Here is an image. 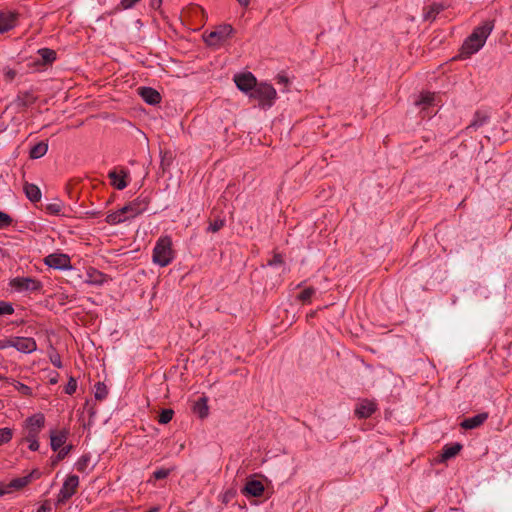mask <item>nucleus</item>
I'll use <instances>...</instances> for the list:
<instances>
[{
    "mask_svg": "<svg viewBox=\"0 0 512 512\" xmlns=\"http://www.w3.org/2000/svg\"><path fill=\"white\" fill-rule=\"evenodd\" d=\"M494 26V20H486L481 25L476 26L472 33L464 40L460 49V58L468 59L477 53L485 45Z\"/></svg>",
    "mask_w": 512,
    "mask_h": 512,
    "instance_id": "f257e3e1",
    "label": "nucleus"
},
{
    "mask_svg": "<svg viewBox=\"0 0 512 512\" xmlns=\"http://www.w3.org/2000/svg\"><path fill=\"white\" fill-rule=\"evenodd\" d=\"M174 259L172 239L170 236H161L153 248L152 260L160 267L168 266Z\"/></svg>",
    "mask_w": 512,
    "mask_h": 512,
    "instance_id": "f03ea898",
    "label": "nucleus"
},
{
    "mask_svg": "<svg viewBox=\"0 0 512 512\" xmlns=\"http://www.w3.org/2000/svg\"><path fill=\"white\" fill-rule=\"evenodd\" d=\"M249 98L256 100L258 102V106L261 109L266 110L273 106L277 98V92L271 84L261 82L256 85L253 91H251Z\"/></svg>",
    "mask_w": 512,
    "mask_h": 512,
    "instance_id": "7ed1b4c3",
    "label": "nucleus"
},
{
    "mask_svg": "<svg viewBox=\"0 0 512 512\" xmlns=\"http://www.w3.org/2000/svg\"><path fill=\"white\" fill-rule=\"evenodd\" d=\"M45 426V416L42 413H36L28 417L23 423L21 440L38 438L40 432Z\"/></svg>",
    "mask_w": 512,
    "mask_h": 512,
    "instance_id": "20e7f679",
    "label": "nucleus"
},
{
    "mask_svg": "<svg viewBox=\"0 0 512 512\" xmlns=\"http://www.w3.org/2000/svg\"><path fill=\"white\" fill-rule=\"evenodd\" d=\"M233 32L234 29L230 24L219 25L204 36V40L208 46L218 48L232 36Z\"/></svg>",
    "mask_w": 512,
    "mask_h": 512,
    "instance_id": "39448f33",
    "label": "nucleus"
},
{
    "mask_svg": "<svg viewBox=\"0 0 512 512\" xmlns=\"http://www.w3.org/2000/svg\"><path fill=\"white\" fill-rule=\"evenodd\" d=\"M150 204V198L147 195H139L137 198L122 207V212L126 213L128 219L135 218L136 216L145 212Z\"/></svg>",
    "mask_w": 512,
    "mask_h": 512,
    "instance_id": "423d86ee",
    "label": "nucleus"
},
{
    "mask_svg": "<svg viewBox=\"0 0 512 512\" xmlns=\"http://www.w3.org/2000/svg\"><path fill=\"white\" fill-rule=\"evenodd\" d=\"M78 486L79 477L77 475L68 476L57 495V502L59 504L66 503L76 493Z\"/></svg>",
    "mask_w": 512,
    "mask_h": 512,
    "instance_id": "0eeeda50",
    "label": "nucleus"
},
{
    "mask_svg": "<svg viewBox=\"0 0 512 512\" xmlns=\"http://www.w3.org/2000/svg\"><path fill=\"white\" fill-rule=\"evenodd\" d=\"M7 347H13L22 353H32L37 349V343L32 337H11L7 339Z\"/></svg>",
    "mask_w": 512,
    "mask_h": 512,
    "instance_id": "6e6552de",
    "label": "nucleus"
},
{
    "mask_svg": "<svg viewBox=\"0 0 512 512\" xmlns=\"http://www.w3.org/2000/svg\"><path fill=\"white\" fill-rule=\"evenodd\" d=\"M10 285L17 291H39L42 283L31 277H16L11 280Z\"/></svg>",
    "mask_w": 512,
    "mask_h": 512,
    "instance_id": "1a4fd4ad",
    "label": "nucleus"
},
{
    "mask_svg": "<svg viewBox=\"0 0 512 512\" xmlns=\"http://www.w3.org/2000/svg\"><path fill=\"white\" fill-rule=\"evenodd\" d=\"M44 263L51 268L67 270L71 268V259L64 253H51L44 258Z\"/></svg>",
    "mask_w": 512,
    "mask_h": 512,
    "instance_id": "9d476101",
    "label": "nucleus"
},
{
    "mask_svg": "<svg viewBox=\"0 0 512 512\" xmlns=\"http://www.w3.org/2000/svg\"><path fill=\"white\" fill-rule=\"evenodd\" d=\"M234 82L237 88L248 96L258 84L256 77L251 72L235 75Z\"/></svg>",
    "mask_w": 512,
    "mask_h": 512,
    "instance_id": "9b49d317",
    "label": "nucleus"
},
{
    "mask_svg": "<svg viewBox=\"0 0 512 512\" xmlns=\"http://www.w3.org/2000/svg\"><path fill=\"white\" fill-rule=\"evenodd\" d=\"M41 476V473L38 469L32 470L29 474L12 479L9 484L7 485V493L9 492L8 489H15L20 490L27 486L29 483L32 482L34 479H38Z\"/></svg>",
    "mask_w": 512,
    "mask_h": 512,
    "instance_id": "f8f14e48",
    "label": "nucleus"
},
{
    "mask_svg": "<svg viewBox=\"0 0 512 512\" xmlns=\"http://www.w3.org/2000/svg\"><path fill=\"white\" fill-rule=\"evenodd\" d=\"M108 281V276L94 267H88L85 272L84 283L101 286Z\"/></svg>",
    "mask_w": 512,
    "mask_h": 512,
    "instance_id": "ddd939ff",
    "label": "nucleus"
},
{
    "mask_svg": "<svg viewBox=\"0 0 512 512\" xmlns=\"http://www.w3.org/2000/svg\"><path fill=\"white\" fill-rule=\"evenodd\" d=\"M376 410L377 404L374 401L363 399L357 404L355 408V415L360 419H365L374 414Z\"/></svg>",
    "mask_w": 512,
    "mask_h": 512,
    "instance_id": "4468645a",
    "label": "nucleus"
},
{
    "mask_svg": "<svg viewBox=\"0 0 512 512\" xmlns=\"http://www.w3.org/2000/svg\"><path fill=\"white\" fill-rule=\"evenodd\" d=\"M17 14L11 11H0V33H5L16 26Z\"/></svg>",
    "mask_w": 512,
    "mask_h": 512,
    "instance_id": "2eb2a0df",
    "label": "nucleus"
},
{
    "mask_svg": "<svg viewBox=\"0 0 512 512\" xmlns=\"http://www.w3.org/2000/svg\"><path fill=\"white\" fill-rule=\"evenodd\" d=\"M139 94L149 105H156L161 101L160 93L151 87H140Z\"/></svg>",
    "mask_w": 512,
    "mask_h": 512,
    "instance_id": "dca6fc26",
    "label": "nucleus"
},
{
    "mask_svg": "<svg viewBox=\"0 0 512 512\" xmlns=\"http://www.w3.org/2000/svg\"><path fill=\"white\" fill-rule=\"evenodd\" d=\"M243 494L253 497H260L264 492V485L259 480H250L246 483L242 490Z\"/></svg>",
    "mask_w": 512,
    "mask_h": 512,
    "instance_id": "f3484780",
    "label": "nucleus"
},
{
    "mask_svg": "<svg viewBox=\"0 0 512 512\" xmlns=\"http://www.w3.org/2000/svg\"><path fill=\"white\" fill-rule=\"evenodd\" d=\"M488 418V413H479L470 418H466L461 422L463 429H475L481 426Z\"/></svg>",
    "mask_w": 512,
    "mask_h": 512,
    "instance_id": "a211bd4d",
    "label": "nucleus"
},
{
    "mask_svg": "<svg viewBox=\"0 0 512 512\" xmlns=\"http://www.w3.org/2000/svg\"><path fill=\"white\" fill-rule=\"evenodd\" d=\"M68 436V432L66 430H61L58 432H51L50 434V445L53 451H58L66 442Z\"/></svg>",
    "mask_w": 512,
    "mask_h": 512,
    "instance_id": "6ab92c4d",
    "label": "nucleus"
},
{
    "mask_svg": "<svg viewBox=\"0 0 512 512\" xmlns=\"http://www.w3.org/2000/svg\"><path fill=\"white\" fill-rule=\"evenodd\" d=\"M444 10V6L441 3H432L423 8V19L424 21H434L437 15Z\"/></svg>",
    "mask_w": 512,
    "mask_h": 512,
    "instance_id": "aec40b11",
    "label": "nucleus"
},
{
    "mask_svg": "<svg viewBox=\"0 0 512 512\" xmlns=\"http://www.w3.org/2000/svg\"><path fill=\"white\" fill-rule=\"evenodd\" d=\"M462 449V445L458 442L447 444L443 447L442 453L440 455V461L445 462L453 457H455Z\"/></svg>",
    "mask_w": 512,
    "mask_h": 512,
    "instance_id": "412c9836",
    "label": "nucleus"
},
{
    "mask_svg": "<svg viewBox=\"0 0 512 512\" xmlns=\"http://www.w3.org/2000/svg\"><path fill=\"white\" fill-rule=\"evenodd\" d=\"M24 193L26 197L33 203L40 201L41 199V191L39 187L35 184L26 182L23 187Z\"/></svg>",
    "mask_w": 512,
    "mask_h": 512,
    "instance_id": "4be33fe9",
    "label": "nucleus"
},
{
    "mask_svg": "<svg viewBox=\"0 0 512 512\" xmlns=\"http://www.w3.org/2000/svg\"><path fill=\"white\" fill-rule=\"evenodd\" d=\"M109 179L111 180V185L118 190H123L127 187V182L125 180L126 173L121 172L118 173L116 171H110L108 174Z\"/></svg>",
    "mask_w": 512,
    "mask_h": 512,
    "instance_id": "5701e85b",
    "label": "nucleus"
},
{
    "mask_svg": "<svg viewBox=\"0 0 512 512\" xmlns=\"http://www.w3.org/2000/svg\"><path fill=\"white\" fill-rule=\"evenodd\" d=\"M435 97L436 94L432 92L421 93L419 99L415 101V104L425 110L435 104Z\"/></svg>",
    "mask_w": 512,
    "mask_h": 512,
    "instance_id": "b1692460",
    "label": "nucleus"
},
{
    "mask_svg": "<svg viewBox=\"0 0 512 512\" xmlns=\"http://www.w3.org/2000/svg\"><path fill=\"white\" fill-rule=\"evenodd\" d=\"M48 151V143L41 141L33 145L29 151L31 159H39L43 157Z\"/></svg>",
    "mask_w": 512,
    "mask_h": 512,
    "instance_id": "393cba45",
    "label": "nucleus"
},
{
    "mask_svg": "<svg viewBox=\"0 0 512 512\" xmlns=\"http://www.w3.org/2000/svg\"><path fill=\"white\" fill-rule=\"evenodd\" d=\"M208 405L207 398L201 397L199 398L193 405V412L196 413L201 419L208 416Z\"/></svg>",
    "mask_w": 512,
    "mask_h": 512,
    "instance_id": "a878e982",
    "label": "nucleus"
},
{
    "mask_svg": "<svg viewBox=\"0 0 512 512\" xmlns=\"http://www.w3.org/2000/svg\"><path fill=\"white\" fill-rule=\"evenodd\" d=\"M126 220L129 219L126 216V213L122 212V208L115 212L109 213L105 219L106 223H108L109 225H118L120 223L125 222Z\"/></svg>",
    "mask_w": 512,
    "mask_h": 512,
    "instance_id": "bb28decb",
    "label": "nucleus"
},
{
    "mask_svg": "<svg viewBox=\"0 0 512 512\" xmlns=\"http://www.w3.org/2000/svg\"><path fill=\"white\" fill-rule=\"evenodd\" d=\"M40 62L43 65L51 64L56 60V52L50 48H41L38 50Z\"/></svg>",
    "mask_w": 512,
    "mask_h": 512,
    "instance_id": "cd10ccee",
    "label": "nucleus"
},
{
    "mask_svg": "<svg viewBox=\"0 0 512 512\" xmlns=\"http://www.w3.org/2000/svg\"><path fill=\"white\" fill-rule=\"evenodd\" d=\"M35 96L30 92H25L18 95L16 103L19 107H28L35 102Z\"/></svg>",
    "mask_w": 512,
    "mask_h": 512,
    "instance_id": "c85d7f7f",
    "label": "nucleus"
},
{
    "mask_svg": "<svg viewBox=\"0 0 512 512\" xmlns=\"http://www.w3.org/2000/svg\"><path fill=\"white\" fill-rule=\"evenodd\" d=\"M488 121V116L484 113L477 111L474 115V118L470 124V127L475 129L483 126Z\"/></svg>",
    "mask_w": 512,
    "mask_h": 512,
    "instance_id": "c756f323",
    "label": "nucleus"
},
{
    "mask_svg": "<svg viewBox=\"0 0 512 512\" xmlns=\"http://www.w3.org/2000/svg\"><path fill=\"white\" fill-rule=\"evenodd\" d=\"M10 384L13 385L14 388L22 395L27 396V397L32 396V389L29 386H27L26 384H23L16 380H12L10 382Z\"/></svg>",
    "mask_w": 512,
    "mask_h": 512,
    "instance_id": "7c9ffc66",
    "label": "nucleus"
},
{
    "mask_svg": "<svg viewBox=\"0 0 512 512\" xmlns=\"http://www.w3.org/2000/svg\"><path fill=\"white\" fill-rule=\"evenodd\" d=\"M95 398L97 400H104L107 395H108V389H107V386L102 383V382H98L96 385H95Z\"/></svg>",
    "mask_w": 512,
    "mask_h": 512,
    "instance_id": "2f4dec72",
    "label": "nucleus"
},
{
    "mask_svg": "<svg viewBox=\"0 0 512 512\" xmlns=\"http://www.w3.org/2000/svg\"><path fill=\"white\" fill-rule=\"evenodd\" d=\"M13 437V429L4 427L0 428V446L7 444Z\"/></svg>",
    "mask_w": 512,
    "mask_h": 512,
    "instance_id": "473e14b6",
    "label": "nucleus"
},
{
    "mask_svg": "<svg viewBox=\"0 0 512 512\" xmlns=\"http://www.w3.org/2000/svg\"><path fill=\"white\" fill-rule=\"evenodd\" d=\"M316 290L313 287L305 288L299 295L298 299L303 303H309Z\"/></svg>",
    "mask_w": 512,
    "mask_h": 512,
    "instance_id": "72a5a7b5",
    "label": "nucleus"
},
{
    "mask_svg": "<svg viewBox=\"0 0 512 512\" xmlns=\"http://www.w3.org/2000/svg\"><path fill=\"white\" fill-rule=\"evenodd\" d=\"M174 415V411L172 409H163L158 417V422L160 424H167L169 423Z\"/></svg>",
    "mask_w": 512,
    "mask_h": 512,
    "instance_id": "f704fd0d",
    "label": "nucleus"
},
{
    "mask_svg": "<svg viewBox=\"0 0 512 512\" xmlns=\"http://www.w3.org/2000/svg\"><path fill=\"white\" fill-rule=\"evenodd\" d=\"M62 202L49 203L46 206V211L52 215H59L62 211Z\"/></svg>",
    "mask_w": 512,
    "mask_h": 512,
    "instance_id": "c9c22d12",
    "label": "nucleus"
},
{
    "mask_svg": "<svg viewBox=\"0 0 512 512\" xmlns=\"http://www.w3.org/2000/svg\"><path fill=\"white\" fill-rule=\"evenodd\" d=\"M90 462V456L89 455H82L79 460L76 463V469L79 472H84L89 465Z\"/></svg>",
    "mask_w": 512,
    "mask_h": 512,
    "instance_id": "e433bc0d",
    "label": "nucleus"
},
{
    "mask_svg": "<svg viewBox=\"0 0 512 512\" xmlns=\"http://www.w3.org/2000/svg\"><path fill=\"white\" fill-rule=\"evenodd\" d=\"M13 222V219L7 213L0 211V229L9 227Z\"/></svg>",
    "mask_w": 512,
    "mask_h": 512,
    "instance_id": "4c0bfd02",
    "label": "nucleus"
},
{
    "mask_svg": "<svg viewBox=\"0 0 512 512\" xmlns=\"http://www.w3.org/2000/svg\"><path fill=\"white\" fill-rule=\"evenodd\" d=\"M14 313L13 305L9 302H0V315H11Z\"/></svg>",
    "mask_w": 512,
    "mask_h": 512,
    "instance_id": "58836bf2",
    "label": "nucleus"
},
{
    "mask_svg": "<svg viewBox=\"0 0 512 512\" xmlns=\"http://www.w3.org/2000/svg\"><path fill=\"white\" fill-rule=\"evenodd\" d=\"M225 225V221L222 219H216L211 222L207 228L209 232H218Z\"/></svg>",
    "mask_w": 512,
    "mask_h": 512,
    "instance_id": "ea45409f",
    "label": "nucleus"
},
{
    "mask_svg": "<svg viewBox=\"0 0 512 512\" xmlns=\"http://www.w3.org/2000/svg\"><path fill=\"white\" fill-rule=\"evenodd\" d=\"M171 473V469H167V468H159L157 470H155L153 472V477L156 479V480H161V479H165L169 476V474Z\"/></svg>",
    "mask_w": 512,
    "mask_h": 512,
    "instance_id": "a19ab883",
    "label": "nucleus"
},
{
    "mask_svg": "<svg viewBox=\"0 0 512 512\" xmlns=\"http://www.w3.org/2000/svg\"><path fill=\"white\" fill-rule=\"evenodd\" d=\"M77 389V381L75 378L71 377L64 388V391L68 395H72L76 392Z\"/></svg>",
    "mask_w": 512,
    "mask_h": 512,
    "instance_id": "79ce46f5",
    "label": "nucleus"
},
{
    "mask_svg": "<svg viewBox=\"0 0 512 512\" xmlns=\"http://www.w3.org/2000/svg\"><path fill=\"white\" fill-rule=\"evenodd\" d=\"M284 263L283 257L280 253H274L273 257L268 261L269 266H278Z\"/></svg>",
    "mask_w": 512,
    "mask_h": 512,
    "instance_id": "37998d69",
    "label": "nucleus"
},
{
    "mask_svg": "<svg viewBox=\"0 0 512 512\" xmlns=\"http://www.w3.org/2000/svg\"><path fill=\"white\" fill-rule=\"evenodd\" d=\"M3 73L7 81H13L17 75L16 71L9 67L3 68Z\"/></svg>",
    "mask_w": 512,
    "mask_h": 512,
    "instance_id": "c03bdc74",
    "label": "nucleus"
},
{
    "mask_svg": "<svg viewBox=\"0 0 512 512\" xmlns=\"http://www.w3.org/2000/svg\"><path fill=\"white\" fill-rule=\"evenodd\" d=\"M24 442H27L29 443V449L31 451H37L39 449V441H38V438H33V439H26V440H21L20 443H24Z\"/></svg>",
    "mask_w": 512,
    "mask_h": 512,
    "instance_id": "a18cd8bd",
    "label": "nucleus"
},
{
    "mask_svg": "<svg viewBox=\"0 0 512 512\" xmlns=\"http://www.w3.org/2000/svg\"><path fill=\"white\" fill-rule=\"evenodd\" d=\"M51 363L57 367V368H61L62 367V362H61V359H60V356L59 355H56L54 357H51Z\"/></svg>",
    "mask_w": 512,
    "mask_h": 512,
    "instance_id": "49530a36",
    "label": "nucleus"
},
{
    "mask_svg": "<svg viewBox=\"0 0 512 512\" xmlns=\"http://www.w3.org/2000/svg\"><path fill=\"white\" fill-rule=\"evenodd\" d=\"M51 507L49 503L46 501L44 502L37 510V512H50Z\"/></svg>",
    "mask_w": 512,
    "mask_h": 512,
    "instance_id": "de8ad7c7",
    "label": "nucleus"
},
{
    "mask_svg": "<svg viewBox=\"0 0 512 512\" xmlns=\"http://www.w3.org/2000/svg\"><path fill=\"white\" fill-rule=\"evenodd\" d=\"M68 455L67 451H65L62 447L58 450L57 459L63 460Z\"/></svg>",
    "mask_w": 512,
    "mask_h": 512,
    "instance_id": "09e8293b",
    "label": "nucleus"
},
{
    "mask_svg": "<svg viewBox=\"0 0 512 512\" xmlns=\"http://www.w3.org/2000/svg\"><path fill=\"white\" fill-rule=\"evenodd\" d=\"M68 455L67 451H65L62 447L58 450L57 459L63 460Z\"/></svg>",
    "mask_w": 512,
    "mask_h": 512,
    "instance_id": "8fccbe9b",
    "label": "nucleus"
},
{
    "mask_svg": "<svg viewBox=\"0 0 512 512\" xmlns=\"http://www.w3.org/2000/svg\"><path fill=\"white\" fill-rule=\"evenodd\" d=\"M162 1L163 0H151V7L156 10L159 9L161 7Z\"/></svg>",
    "mask_w": 512,
    "mask_h": 512,
    "instance_id": "3c124183",
    "label": "nucleus"
},
{
    "mask_svg": "<svg viewBox=\"0 0 512 512\" xmlns=\"http://www.w3.org/2000/svg\"><path fill=\"white\" fill-rule=\"evenodd\" d=\"M237 2L244 7H247L250 3V0H237Z\"/></svg>",
    "mask_w": 512,
    "mask_h": 512,
    "instance_id": "603ef678",
    "label": "nucleus"
},
{
    "mask_svg": "<svg viewBox=\"0 0 512 512\" xmlns=\"http://www.w3.org/2000/svg\"><path fill=\"white\" fill-rule=\"evenodd\" d=\"M8 348L7 347V339L0 340V350Z\"/></svg>",
    "mask_w": 512,
    "mask_h": 512,
    "instance_id": "864d4df0",
    "label": "nucleus"
},
{
    "mask_svg": "<svg viewBox=\"0 0 512 512\" xmlns=\"http://www.w3.org/2000/svg\"><path fill=\"white\" fill-rule=\"evenodd\" d=\"M65 451H67V453L69 454L72 446H66V447H62Z\"/></svg>",
    "mask_w": 512,
    "mask_h": 512,
    "instance_id": "5fc2aeb1",
    "label": "nucleus"
},
{
    "mask_svg": "<svg viewBox=\"0 0 512 512\" xmlns=\"http://www.w3.org/2000/svg\"><path fill=\"white\" fill-rule=\"evenodd\" d=\"M7 493V490L5 489H0V496H3L4 494Z\"/></svg>",
    "mask_w": 512,
    "mask_h": 512,
    "instance_id": "6e6d98bb",
    "label": "nucleus"
},
{
    "mask_svg": "<svg viewBox=\"0 0 512 512\" xmlns=\"http://www.w3.org/2000/svg\"><path fill=\"white\" fill-rule=\"evenodd\" d=\"M279 80H280L281 82L286 81V79H285L284 77H282V76H280V77H279Z\"/></svg>",
    "mask_w": 512,
    "mask_h": 512,
    "instance_id": "4d7b16f0",
    "label": "nucleus"
},
{
    "mask_svg": "<svg viewBox=\"0 0 512 512\" xmlns=\"http://www.w3.org/2000/svg\"><path fill=\"white\" fill-rule=\"evenodd\" d=\"M1 378H2V377L0 376V379H1Z\"/></svg>",
    "mask_w": 512,
    "mask_h": 512,
    "instance_id": "13d9d810",
    "label": "nucleus"
}]
</instances>
